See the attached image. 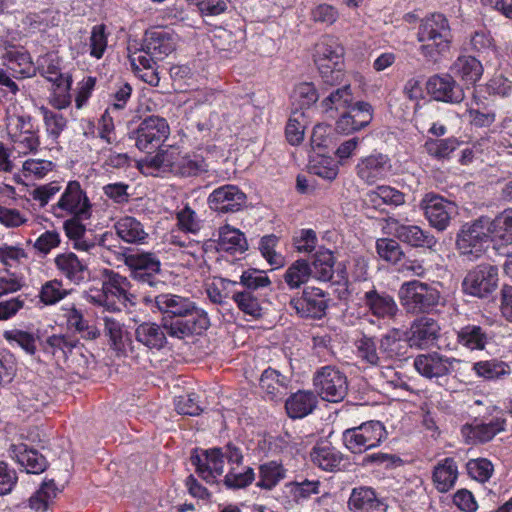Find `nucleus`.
<instances>
[{"label":"nucleus","mask_w":512,"mask_h":512,"mask_svg":"<svg viewBox=\"0 0 512 512\" xmlns=\"http://www.w3.org/2000/svg\"><path fill=\"white\" fill-rule=\"evenodd\" d=\"M348 508L353 512H383L382 504L374 490L360 486L352 489L348 499Z\"/></svg>","instance_id":"obj_34"},{"label":"nucleus","mask_w":512,"mask_h":512,"mask_svg":"<svg viewBox=\"0 0 512 512\" xmlns=\"http://www.w3.org/2000/svg\"><path fill=\"white\" fill-rule=\"evenodd\" d=\"M4 64L15 74L21 77H29L33 70V63L29 53L23 47H5L2 54Z\"/></svg>","instance_id":"obj_32"},{"label":"nucleus","mask_w":512,"mask_h":512,"mask_svg":"<svg viewBox=\"0 0 512 512\" xmlns=\"http://www.w3.org/2000/svg\"><path fill=\"white\" fill-rule=\"evenodd\" d=\"M461 363L459 359L434 351L417 355L413 366L422 377L433 380L450 375Z\"/></svg>","instance_id":"obj_12"},{"label":"nucleus","mask_w":512,"mask_h":512,"mask_svg":"<svg viewBox=\"0 0 512 512\" xmlns=\"http://www.w3.org/2000/svg\"><path fill=\"white\" fill-rule=\"evenodd\" d=\"M294 500L301 502L309 499L312 495L320 493L321 482L319 480L292 481L286 484Z\"/></svg>","instance_id":"obj_60"},{"label":"nucleus","mask_w":512,"mask_h":512,"mask_svg":"<svg viewBox=\"0 0 512 512\" xmlns=\"http://www.w3.org/2000/svg\"><path fill=\"white\" fill-rule=\"evenodd\" d=\"M45 126L47 136L57 141L67 126V119L60 113L53 112L45 106L39 108Z\"/></svg>","instance_id":"obj_55"},{"label":"nucleus","mask_w":512,"mask_h":512,"mask_svg":"<svg viewBox=\"0 0 512 512\" xmlns=\"http://www.w3.org/2000/svg\"><path fill=\"white\" fill-rule=\"evenodd\" d=\"M57 493L58 489L53 480L43 482L28 499V506L35 512H46L56 498Z\"/></svg>","instance_id":"obj_48"},{"label":"nucleus","mask_w":512,"mask_h":512,"mask_svg":"<svg viewBox=\"0 0 512 512\" xmlns=\"http://www.w3.org/2000/svg\"><path fill=\"white\" fill-rule=\"evenodd\" d=\"M365 202L374 208L382 205L400 206L405 203V194L392 186L379 185L366 193Z\"/></svg>","instance_id":"obj_38"},{"label":"nucleus","mask_w":512,"mask_h":512,"mask_svg":"<svg viewBox=\"0 0 512 512\" xmlns=\"http://www.w3.org/2000/svg\"><path fill=\"white\" fill-rule=\"evenodd\" d=\"M286 385V377L272 368H267L261 374L260 387L271 399L282 395L286 390Z\"/></svg>","instance_id":"obj_50"},{"label":"nucleus","mask_w":512,"mask_h":512,"mask_svg":"<svg viewBox=\"0 0 512 512\" xmlns=\"http://www.w3.org/2000/svg\"><path fill=\"white\" fill-rule=\"evenodd\" d=\"M459 476L458 466L453 458L440 460L433 468L432 482L439 493H447L454 488Z\"/></svg>","instance_id":"obj_28"},{"label":"nucleus","mask_w":512,"mask_h":512,"mask_svg":"<svg viewBox=\"0 0 512 512\" xmlns=\"http://www.w3.org/2000/svg\"><path fill=\"white\" fill-rule=\"evenodd\" d=\"M488 340V333L478 325L468 324L457 332L458 343L469 350H483Z\"/></svg>","instance_id":"obj_43"},{"label":"nucleus","mask_w":512,"mask_h":512,"mask_svg":"<svg viewBox=\"0 0 512 512\" xmlns=\"http://www.w3.org/2000/svg\"><path fill=\"white\" fill-rule=\"evenodd\" d=\"M232 299L236 303L238 309L245 315L252 318H258L262 314V307L259 299L252 291H235Z\"/></svg>","instance_id":"obj_54"},{"label":"nucleus","mask_w":512,"mask_h":512,"mask_svg":"<svg viewBox=\"0 0 512 512\" xmlns=\"http://www.w3.org/2000/svg\"><path fill=\"white\" fill-rule=\"evenodd\" d=\"M6 129L8 136H12L22 134L24 131H31L35 128L30 115L25 113H11L10 110H8Z\"/></svg>","instance_id":"obj_63"},{"label":"nucleus","mask_w":512,"mask_h":512,"mask_svg":"<svg viewBox=\"0 0 512 512\" xmlns=\"http://www.w3.org/2000/svg\"><path fill=\"white\" fill-rule=\"evenodd\" d=\"M106 275L102 288H90L84 293V298L88 303L104 308L106 312H120L121 306L131 302L130 282L126 277L113 271L107 272Z\"/></svg>","instance_id":"obj_3"},{"label":"nucleus","mask_w":512,"mask_h":512,"mask_svg":"<svg viewBox=\"0 0 512 512\" xmlns=\"http://www.w3.org/2000/svg\"><path fill=\"white\" fill-rule=\"evenodd\" d=\"M150 163L158 169H169L172 173L183 177L197 176L207 171V164L202 156L180 155L174 149L160 150L151 158Z\"/></svg>","instance_id":"obj_7"},{"label":"nucleus","mask_w":512,"mask_h":512,"mask_svg":"<svg viewBox=\"0 0 512 512\" xmlns=\"http://www.w3.org/2000/svg\"><path fill=\"white\" fill-rule=\"evenodd\" d=\"M498 281V268L496 266L480 264L467 273L462 286L466 294L483 298L497 289Z\"/></svg>","instance_id":"obj_10"},{"label":"nucleus","mask_w":512,"mask_h":512,"mask_svg":"<svg viewBox=\"0 0 512 512\" xmlns=\"http://www.w3.org/2000/svg\"><path fill=\"white\" fill-rule=\"evenodd\" d=\"M143 301L150 306L152 311L157 310L162 314L178 318L194 316L196 312H205L196 307L189 298L170 293L159 294L155 297L145 296Z\"/></svg>","instance_id":"obj_14"},{"label":"nucleus","mask_w":512,"mask_h":512,"mask_svg":"<svg viewBox=\"0 0 512 512\" xmlns=\"http://www.w3.org/2000/svg\"><path fill=\"white\" fill-rule=\"evenodd\" d=\"M49 211L56 218L76 216L80 219H89L92 215V204L81 184L76 180H70Z\"/></svg>","instance_id":"obj_4"},{"label":"nucleus","mask_w":512,"mask_h":512,"mask_svg":"<svg viewBox=\"0 0 512 512\" xmlns=\"http://www.w3.org/2000/svg\"><path fill=\"white\" fill-rule=\"evenodd\" d=\"M54 264L59 274L74 284H80L89 275L88 264L73 252L58 254Z\"/></svg>","instance_id":"obj_25"},{"label":"nucleus","mask_w":512,"mask_h":512,"mask_svg":"<svg viewBox=\"0 0 512 512\" xmlns=\"http://www.w3.org/2000/svg\"><path fill=\"white\" fill-rule=\"evenodd\" d=\"M125 265L131 271V277L141 283L154 286L156 275L161 270V261L155 253L135 252L125 255Z\"/></svg>","instance_id":"obj_15"},{"label":"nucleus","mask_w":512,"mask_h":512,"mask_svg":"<svg viewBox=\"0 0 512 512\" xmlns=\"http://www.w3.org/2000/svg\"><path fill=\"white\" fill-rule=\"evenodd\" d=\"M466 468L471 478L482 483L488 481L494 471L493 464L486 458L471 459Z\"/></svg>","instance_id":"obj_64"},{"label":"nucleus","mask_w":512,"mask_h":512,"mask_svg":"<svg viewBox=\"0 0 512 512\" xmlns=\"http://www.w3.org/2000/svg\"><path fill=\"white\" fill-rule=\"evenodd\" d=\"M408 342L402 339L399 330H391L380 340V353L382 358L392 359L402 357L407 353Z\"/></svg>","instance_id":"obj_46"},{"label":"nucleus","mask_w":512,"mask_h":512,"mask_svg":"<svg viewBox=\"0 0 512 512\" xmlns=\"http://www.w3.org/2000/svg\"><path fill=\"white\" fill-rule=\"evenodd\" d=\"M114 228L118 237L129 244H143L148 237L142 223L131 216L118 219Z\"/></svg>","instance_id":"obj_37"},{"label":"nucleus","mask_w":512,"mask_h":512,"mask_svg":"<svg viewBox=\"0 0 512 512\" xmlns=\"http://www.w3.org/2000/svg\"><path fill=\"white\" fill-rule=\"evenodd\" d=\"M13 457L27 473L39 474L47 467L45 457L33 449H28L25 444L15 445L12 449Z\"/></svg>","instance_id":"obj_39"},{"label":"nucleus","mask_w":512,"mask_h":512,"mask_svg":"<svg viewBox=\"0 0 512 512\" xmlns=\"http://www.w3.org/2000/svg\"><path fill=\"white\" fill-rule=\"evenodd\" d=\"M245 202V194L235 185L216 188L208 197L210 208L220 213L237 212Z\"/></svg>","instance_id":"obj_19"},{"label":"nucleus","mask_w":512,"mask_h":512,"mask_svg":"<svg viewBox=\"0 0 512 512\" xmlns=\"http://www.w3.org/2000/svg\"><path fill=\"white\" fill-rule=\"evenodd\" d=\"M473 371L477 376L487 379L494 380L510 373L509 366L502 361L497 360H486L474 363Z\"/></svg>","instance_id":"obj_53"},{"label":"nucleus","mask_w":512,"mask_h":512,"mask_svg":"<svg viewBox=\"0 0 512 512\" xmlns=\"http://www.w3.org/2000/svg\"><path fill=\"white\" fill-rule=\"evenodd\" d=\"M248 249L247 239L239 229L230 225L219 228L217 250L231 255L243 254Z\"/></svg>","instance_id":"obj_33"},{"label":"nucleus","mask_w":512,"mask_h":512,"mask_svg":"<svg viewBox=\"0 0 512 512\" xmlns=\"http://www.w3.org/2000/svg\"><path fill=\"white\" fill-rule=\"evenodd\" d=\"M238 283L235 281H230L224 278L214 279L212 283L207 286V295L209 299L215 304H221L225 301V299L231 297L235 287Z\"/></svg>","instance_id":"obj_61"},{"label":"nucleus","mask_w":512,"mask_h":512,"mask_svg":"<svg viewBox=\"0 0 512 512\" xmlns=\"http://www.w3.org/2000/svg\"><path fill=\"white\" fill-rule=\"evenodd\" d=\"M425 217L432 227L438 231H444L449 226L452 218L457 215V205L446 198L427 193L420 202Z\"/></svg>","instance_id":"obj_9"},{"label":"nucleus","mask_w":512,"mask_h":512,"mask_svg":"<svg viewBox=\"0 0 512 512\" xmlns=\"http://www.w3.org/2000/svg\"><path fill=\"white\" fill-rule=\"evenodd\" d=\"M170 127L165 118L149 116L141 121L135 131V145L141 151L158 148L169 136Z\"/></svg>","instance_id":"obj_13"},{"label":"nucleus","mask_w":512,"mask_h":512,"mask_svg":"<svg viewBox=\"0 0 512 512\" xmlns=\"http://www.w3.org/2000/svg\"><path fill=\"white\" fill-rule=\"evenodd\" d=\"M306 117L303 112H294L286 125V138L291 145H298L304 139Z\"/></svg>","instance_id":"obj_62"},{"label":"nucleus","mask_w":512,"mask_h":512,"mask_svg":"<svg viewBox=\"0 0 512 512\" xmlns=\"http://www.w3.org/2000/svg\"><path fill=\"white\" fill-rule=\"evenodd\" d=\"M365 306L371 314L381 319H391L398 312V306L394 298L386 293L370 290L364 295Z\"/></svg>","instance_id":"obj_31"},{"label":"nucleus","mask_w":512,"mask_h":512,"mask_svg":"<svg viewBox=\"0 0 512 512\" xmlns=\"http://www.w3.org/2000/svg\"><path fill=\"white\" fill-rule=\"evenodd\" d=\"M290 307L301 317L321 318L327 308L323 290L316 287L304 289L302 297L292 298Z\"/></svg>","instance_id":"obj_18"},{"label":"nucleus","mask_w":512,"mask_h":512,"mask_svg":"<svg viewBox=\"0 0 512 512\" xmlns=\"http://www.w3.org/2000/svg\"><path fill=\"white\" fill-rule=\"evenodd\" d=\"M191 462L199 476L208 483H213L224 472V454L220 448L203 450L192 456Z\"/></svg>","instance_id":"obj_20"},{"label":"nucleus","mask_w":512,"mask_h":512,"mask_svg":"<svg viewBox=\"0 0 512 512\" xmlns=\"http://www.w3.org/2000/svg\"><path fill=\"white\" fill-rule=\"evenodd\" d=\"M356 355L363 362L376 366L379 365L382 359L380 351L377 350V344L374 338L363 336L355 343Z\"/></svg>","instance_id":"obj_56"},{"label":"nucleus","mask_w":512,"mask_h":512,"mask_svg":"<svg viewBox=\"0 0 512 512\" xmlns=\"http://www.w3.org/2000/svg\"><path fill=\"white\" fill-rule=\"evenodd\" d=\"M335 258L333 253L324 248H320L314 255L312 262V275L319 281H329L333 277Z\"/></svg>","instance_id":"obj_47"},{"label":"nucleus","mask_w":512,"mask_h":512,"mask_svg":"<svg viewBox=\"0 0 512 512\" xmlns=\"http://www.w3.org/2000/svg\"><path fill=\"white\" fill-rule=\"evenodd\" d=\"M314 386L322 399L329 402H340L347 394L346 376L335 367H322L314 377Z\"/></svg>","instance_id":"obj_11"},{"label":"nucleus","mask_w":512,"mask_h":512,"mask_svg":"<svg viewBox=\"0 0 512 512\" xmlns=\"http://www.w3.org/2000/svg\"><path fill=\"white\" fill-rule=\"evenodd\" d=\"M176 220L178 228L183 232L196 234L201 229V221L189 204L178 207Z\"/></svg>","instance_id":"obj_58"},{"label":"nucleus","mask_w":512,"mask_h":512,"mask_svg":"<svg viewBox=\"0 0 512 512\" xmlns=\"http://www.w3.org/2000/svg\"><path fill=\"white\" fill-rule=\"evenodd\" d=\"M345 49L332 35L322 36L314 46L313 61L324 83L337 85L343 82Z\"/></svg>","instance_id":"obj_2"},{"label":"nucleus","mask_w":512,"mask_h":512,"mask_svg":"<svg viewBox=\"0 0 512 512\" xmlns=\"http://www.w3.org/2000/svg\"><path fill=\"white\" fill-rule=\"evenodd\" d=\"M451 72L465 85H474L483 74L482 63L473 56L461 55L451 66Z\"/></svg>","instance_id":"obj_35"},{"label":"nucleus","mask_w":512,"mask_h":512,"mask_svg":"<svg viewBox=\"0 0 512 512\" xmlns=\"http://www.w3.org/2000/svg\"><path fill=\"white\" fill-rule=\"evenodd\" d=\"M65 318L70 328L75 329L79 332L82 338L87 340H95L100 337L101 331L94 325H90L80 310L74 305L69 308H65Z\"/></svg>","instance_id":"obj_44"},{"label":"nucleus","mask_w":512,"mask_h":512,"mask_svg":"<svg viewBox=\"0 0 512 512\" xmlns=\"http://www.w3.org/2000/svg\"><path fill=\"white\" fill-rule=\"evenodd\" d=\"M312 276L311 265L305 259L294 261L283 275L284 282L289 289L294 290L306 284Z\"/></svg>","instance_id":"obj_45"},{"label":"nucleus","mask_w":512,"mask_h":512,"mask_svg":"<svg viewBox=\"0 0 512 512\" xmlns=\"http://www.w3.org/2000/svg\"><path fill=\"white\" fill-rule=\"evenodd\" d=\"M145 51L161 60L175 49V41L171 33L164 29H152L145 33Z\"/></svg>","instance_id":"obj_29"},{"label":"nucleus","mask_w":512,"mask_h":512,"mask_svg":"<svg viewBox=\"0 0 512 512\" xmlns=\"http://www.w3.org/2000/svg\"><path fill=\"white\" fill-rule=\"evenodd\" d=\"M506 421L503 418H496L489 423H475L465 425L462 434L471 443H484L492 440L498 433L504 431Z\"/></svg>","instance_id":"obj_30"},{"label":"nucleus","mask_w":512,"mask_h":512,"mask_svg":"<svg viewBox=\"0 0 512 512\" xmlns=\"http://www.w3.org/2000/svg\"><path fill=\"white\" fill-rule=\"evenodd\" d=\"M385 437V427L379 421H368L343 433L344 444L352 453H363L375 448Z\"/></svg>","instance_id":"obj_8"},{"label":"nucleus","mask_w":512,"mask_h":512,"mask_svg":"<svg viewBox=\"0 0 512 512\" xmlns=\"http://www.w3.org/2000/svg\"><path fill=\"white\" fill-rule=\"evenodd\" d=\"M372 120V107L369 103L358 102L336 122L340 133L350 134L367 126Z\"/></svg>","instance_id":"obj_24"},{"label":"nucleus","mask_w":512,"mask_h":512,"mask_svg":"<svg viewBox=\"0 0 512 512\" xmlns=\"http://www.w3.org/2000/svg\"><path fill=\"white\" fill-rule=\"evenodd\" d=\"M210 325L206 312H196V315L178 318L171 323L164 324L166 335L177 339H184L193 334H200Z\"/></svg>","instance_id":"obj_23"},{"label":"nucleus","mask_w":512,"mask_h":512,"mask_svg":"<svg viewBox=\"0 0 512 512\" xmlns=\"http://www.w3.org/2000/svg\"><path fill=\"white\" fill-rule=\"evenodd\" d=\"M245 32L241 29L231 31L217 28L213 34L212 42L215 48L221 51L239 52L244 46Z\"/></svg>","instance_id":"obj_40"},{"label":"nucleus","mask_w":512,"mask_h":512,"mask_svg":"<svg viewBox=\"0 0 512 512\" xmlns=\"http://www.w3.org/2000/svg\"><path fill=\"white\" fill-rule=\"evenodd\" d=\"M99 321L102 324L101 334L107 338L110 349L118 356H125L131 345V338L124 323L117 317L107 314L100 316Z\"/></svg>","instance_id":"obj_17"},{"label":"nucleus","mask_w":512,"mask_h":512,"mask_svg":"<svg viewBox=\"0 0 512 512\" xmlns=\"http://www.w3.org/2000/svg\"><path fill=\"white\" fill-rule=\"evenodd\" d=\"M440 326L429 317L415 319L407 333V342L410 347L425 349L433 346L439 337Z\"/></svg>","instance_id":"obj_21"},{"label":"nucleus","mask_w":512,"mask_h":512,"mask_svg":"<svg viewBox=\"0 0 512 512\" xmlns=\"http://www.w3.org/2000/svg\"><path fill=\"white\" fill-rule=\"evenodd\" d=\"M487 224L495 245L512 244V208L504 210L493 220L487 218Z\"/></svg>","instance_id":"obj_36"},{"label":"nucleus","mask_w":512,"mask_h":512,"mask_svg":"<svg viewBox=\"0 0 512 512\" xmlns=\"http://www.w3.org/2000/svg\"><path fill=\"white\" fill-rule=\"evenodd\" d=\"M311 462L327 472L340 470L343 454L328 442L317 443L310 452Z\"/></svg>","instance_id":"obj_27"},{"label":"nucleus","mask_w":512,"mask_h":512,"mask_svg":"<svg viewBox=\"0 0 512 512\" xmlns=\"http://www.w3.org/2000/svg\"><path fill=\"white\" fill-rule=\"evenodd\" d=\"M459 146L456 138L450 137L445 139H428L424 148L425 151L437 160L448 159L450 154Z\"/></svg>","instance_id":"obj_52"},{"label":"nucleus","mask_w":512,"mask_h":512,"mask_svg":"<svg viewBox=\"0 0 512 512\" xmlns=\"http://www.w3.org/2000/svg\"><path fill=\"white\" fill-rule=\"evenodd\" d=\"M492 242L487 217L464 224L457 234L456 246L461 255L469 260L479 258Z\"/></svg>","instance_id":"obj_6"},{"label":"nucleus","mask_w":512,"mask_h":512,"mask_svg":"<svg viewBox=\"0 0 512 512\" xmlns=\"http://www.w3.org/2000/svg\"><path fill=\"white\" fill-rule=\"evenodd\" d=\"M357 177L365 184L372 185L393 174V165L388 155L372 153L361 157L355 166Z\"/></svg>","instance_id":"obj_16"},{"label":"nucleus","mask_w":512,"mask_h":512,"mask_svg":"<svg viewBox=\"0 0 512 512\" xmlns=\"http://www.w3.org/2000/svg\"><path fill=\"white\" fill-rule=\"evenodd\" d=\"M316 397L309 391H298L286 400V411L291 418H303L312 412Z\"/></svg>","instance_id":"obj_41"},{"label":"nucleus","mask_w":512,"mask_h":512,"mask_svg":"<svg viewBox=\"0 0 512 512\" xmlns=\"http://www.w3.org/2000/svg\"><path fill=\"white\" fill-rule=\"evenodd\" d=\"M286 469L281 463L270 461L262 464L259 468V480L257 487L271 490L286 477Z\"/></svg>","instance_id":"obj_49"},{"label":"nucleus","mask_w":512,"mask_h":512,"mask_svg":"<svg viewBox=\"0 0 512 512\" xmlns=\"http://www.w3.org/2000/svg\"><path fill=\"white\" fill-rule=\"evenodd\" d=\"M419 52L427 60L438 62L450 51L453 35L448 19L441 13H431L420 20L416 34Z\"/></svg>","instance_id":"obj_1"},{"label":"nucleus","mask_w":512,"mask_h":512,"mask_svg":"<svg viewBox=\"0 0 512 512\" xmlns=\"http://www.w3.org/2000/svg\"><path fill=\"white\" fill-rule=\"evenodd\" d=\"M389 225L393 227L394 234L400 241L412 247L433 248L437 243L433 235L417 225L400 224L394 218H390Z\"/></svg>","instance_id":"obj_26"},{"label":"nucleus","mask_w":512,"mask_h":512,"mask_svg":"<svg viewBox=\"0 0 512 512\" xmlns=\"http://www.w3.org/2000/svg\"><path fill=\"white\" fill-rule=\"evenodd\" d=\"M278 237L275 235L263 236L259 243V250L265 260L274 268H280L285 264V258L276 251Z\"/></svg>","instance_id":"obj_59"},{"label":"nucleus","mask_w":512,"mask_h":512,"mask_svg":"<svg viewBox=\"0 0 512 512\" xmlns=\"http://www.w3.org/2000/svg\"><path fill=\"white\" fill-rule=\"evenodd\" d=\"M440 298L436 287L417 280L405 282L399 289L400 303L408 313L430 312L439 304Z\"/></svg>","instance_id":"obj_5"},{"label":"nucleus","mask_w":512,"mask_h":512,"mask_svg":"<svg viewBox=\"0 0 512 512\" xmlns=\"http://www.w3.org/2000/svg\"><path fill=\"white\" fill-rule=\"evenodd\" d=\"M428 93L437 101L460 103L465 95L463 89L449 75H433L427 83Z\"/></svg>","instance_id":"obj_22"},{"label":"nucleus","mask_w":512,"mask_h":512,"mask_svg":"<svg viewBox=\"0 0 512 512\" xmlns=\"http://www.w3.org/2000/svg\"><path fill=\"white\" fill-rule=\"evenodd\" d=\"M135 337L138 342L150 349H161L166 343L164 327L156 323H142L135 330Z\"/></svg>","instance_id":"obj_42"},{"label":"nucleus","mask_w":512,"mask_h":512,"mask_svg":"<svg viewBox=\"0 0 512 512\" xmlns=\"http://www.w3.org/2000/svg\"><path fill=\"white\" fill-rule=\"evenodd\" d=\"M72 79L62 78L61 81L53 83V90L49 97V103L56 109L62 110L67 108L72 101L70 94Z\"/></svg>","instance_id":"obj_57"},{"label":"nucleus","mask_w":512,"mask_h":512,"mask_svg":"<svg viewBox=\"0 0 512 512\" xmlns=\"http://www.w3.org/2000/svg\"><path fill=\"white\" fill-rule=\"evenodd\" d=\"M14 151L19 155H27L36 153L40 146V138L38 131L33 129L31 131H24L22 134L8 136Z\"/></svg>","instance_id":"obj_51"}]
</instances>
